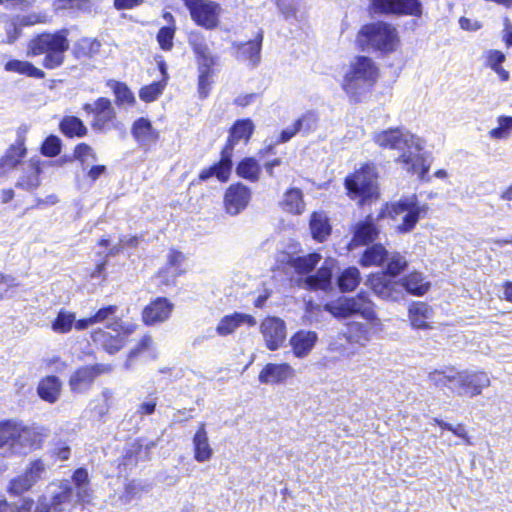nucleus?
I'll return each instance as SVG.
<instances>
[{
  "label": "nucleus",
  "mask_w": 512,
  "mask_h": 512,
  "mask_svg": "<svg viewBox=\"0 0 512 512\" xmlns=\"http://www.w3.org/2000/svg\"><path fill=\"white\" fill-rule=\"evenodd\" d=\"M373 140L382 148L399 151L400 155L396 162L401 164L405 171L416 174L421 181H429L430 164L421 153L425 147L422 138L405 128H394L375 133Z\"/></svg>",
  "instance_id": "nucleus-1"
},
{
  "label": "nucleus",
  "mask_w": 512,
  "mask_h": 512,
  "mask_svg": "<svg viewBox=\"0 0 512 512\" xmlns=\"http://www.w3.org/2000/svg\"><path fill=\"white\" fill-rule=\"evenodd\" d=\"M377 78L378 67L374 61L367 56H357L345 71L341 87L352 101L358 102Z\"/></svg>",
  "instance_id": "nucleus-3"
},
{
  "label": "nucleus",
  "mask_w": 512,
  "mask_h": 512,
  "mask_svg": "<svg viewBox=\"0 0 512 512\" xmlns=\"http://www.w3.org/2000/svg\"><path fill=\"white\" fill-rule=\"evenodd\" d=\"M484 58L486 66L495 72L501 81L506 82L509 80V72L502 67V64L506 60V56L503 52L490 49L484 52Z\"/></svg>",
  "instance_id": "nucleus-41"
},
{
  "label": "nucleus",
  "mask_w": 512,
  "mask_h": 512,
  "mask_svg": "<svg viewBox=\"0 0 512 512\" xmlns=\"http://www.w3.org/2000/svg\"><path fill=\"white\" fill-rule=\"evenodd\" d=\"M46 472V464L41 459H36L30 462L25 470V475L29 478L33 485H35Z\"/></svg>",
  "instance_id": "nucleus-60"
},
{
  "label": "nucleus",
  "mask_w": 512,
  "mask_h": 512,
  "mask_svg": "<svg viewBox=\"0 0 512 512\" xmlns=\"http://www.w3.org/2000/svg\"><path fill=\"white\" fill-rule=\"evenodd\" d=\"M107 328L116 334L113 335L110 331L98 329L92 332L91 339L108 353L114 354L124 346L126 337L132 333L133 329L132 326L124 327L121 321L108 323Z\"/></svg>",
  "instance_id": "nucleus-12"
},
{
  "label": "nucleus",
  "mask_w": 512,
  "mask_h": 512,
  "mask_svg": "<svg viewBox=\"0 0 512 512\" xmlns=\"http://www.w3.org/2000/svg\"><path fill=\"white\" fill-rule=\"evenodd\" d=\"M295 123L299 127L300 132L309 134L317 129L319 115L315 111H307Z\"/></svg>",
  "instance_id": "nucleus-56"
},
{
  "label": "nucleus",
  "mask_w": 512,
  "mask_h": 512,
  "mask_svg": "<svg viewBox=\"0 0 512 512\" xmlns=\"http://www.w3.org/2000/svg\"><path fill=\"white\" fill-rule=\"evenodd\" d=\"M378 229L369 216L365 221L359 222L354 231L351 244L354 246L366 245L373 242L378 236Z\"/></svg>",
  "instance_id": "nucleus-38"
},
{
  "label": "nucleus",
  "mask_w": 512,
  "mask_h": 512,
  "mask_svg": "<svg viewBox=\"0 0 512 512\" xmlns=\"http://www.w3.org/2000/svg\"><path fill=\"white\" fill-rule=\"evenodd\" d=\"M491 384L489 376L483 371L456 370L454 373L453 385L449 390L458 396L474 397L480 395L484 388Z\"/></svg>",
  "instance_id": "nucleus-9"
},
{
  "label": "nucleus",
  "mask_w": 512,
  "mask_h": 512,
  "mask_svg": "<svg viewBox=\"0 0 512 512\" xmlns=\"http://www.w3.org/2000/svg\"><path fill=\"white\" fill-rule=\"evenodd\" d=\"M61 386L58 377L47 376L39 382L37 393L42 400L54 403L59 398Z\"/></svg>",
  "instance_id": "nucleus-39"
},
{
  "label": "nucleus",
  "mask_w": 512,
  "mask_h": 512,
  "mask_svg": "<svg viewBox=\"0 0 512 512\" xmlns=\"http://www.w3.org/2000/svg\"><path fill=\"white\" fill-rule=\"evenodd\" d=\"M321 260V255L311 253L305 256L294 257L289 260V265L299 274H308Z\"/></svg>",
  "instance_id": "nucleus-43"
},
{
  "label": "nucleus",
  "mask_w": 512,
  "mask_h": 512,
  "mask_svg": "<svg viewBox=\"0 0 512 512\" xmlns=\"http://www.w3.org/2000/svg\"><path fill=\"white\" fill-rule=\"evenodd\" d=\"M262 40L263 33L259 32L255 39L236 44V58L248 62L252 67L257 66L261 60Z\"/></svg>",
  "instance_id": "nucleus-24"
},
{
  "label": "nucleus",
  "mask_w": 512,
  "mask_h": 512,
  "mask_svg": "<svg viewBox=\"0 0 512 512\" xmlns=\"http://www.w3.org/2000/svg\"><path fill=\"white\" fill-rule=\"evenodd\" d=\"M260 171L258 162L253 158H246L237 166V174L253 182L259 179Z\"/></svg>",
  "instance_id": "nucleus-51"
},
{
  "label": "nucleus",
  "mask_w": 512,
  "mask_h": 512,
  "mask_svg": "<svg viewBox=\"0 0 512 512\" xmlns=\"http://www.w3.org/2000/svg\"><path fill=\"white\" fill-rule=\"evenodd\" d=\"M175 34V28L174 27H162L158 34H157V40L160 45V47L163 50H170L173 46V38Z\"/></svg>",
  "instance_id": "nucleus-62"
},
{
  "label": "nucleus",
  "mask_w": 512,
  "mask_h": 512,
  "mask_svg": "<svg viewBox=\"0 0 512 512\" xmlns=\"http://www.w3.org/2000/svg\"><path fill=\"white\" fill-rule=\"evenodd\" d=\"M335 265L336 261L334 259H326L315 275L308 276L305 279V287L312 290H327L331 286V279Z\"/></svg>",
  "instance_id": "nucleus-27"
},
{
  "label": "nucleus",
  "mask_w": 512,
  "mask_h": 512,
  "mask_svg": "<svg viewBox=\"0 0 512 512\" xmlns=\"http://www.w3.org/2000/svg\"><path fill=\"white\" fill-rule=\"evenodd\" d=\"M146 489V485H144L141 481L132 480L125 485L123 498L126 502H129L133 498L139 496Z\"/></svg>",
  "instance_id": "nucleus-63"
},
{
  "label": "nucleus",
  "mask_w": 512,
  "mask_h": 512,
  "mask_svg": "<svg viewBox=\"0 0 512 512\" xmlns=\"http://www.w3.org/2000/svg\"><path fill=\"white\" fill-rule=\"evenodd\" d=\"M280 204L284 211L294 215L302 214L305 210L303 193L298 188H291L286 191Z\"/></svg>",
  "instance_id": "nucleus-40"
},
{
  "label": "nucleus",
  "mask_w": 512,
  "mask_h": 512,
  "mask_svg": "<svg viewBox=\"0 0 512 512\" xmlns=\"http://www.w3.org/2000/svg\"><path fill=\"white\" fill-rule=\"evenodd\" d=\"M142 453V445L140 441H135L128 445L124 457L123 465L126 467L135 466L139 460H142L139 456Z\"/></svg>",
  "instance_id": "nucleus-59"
},
{
  "label": "nucleus",
  "mask_w": 512,
  "mask_h": 512,
  "mask_svg": "<svg viewBox=\"0 0 512 512\" xmlns=\"http://www.w3.org/2000/svg\"><path fill=\"white\" fill-rule=\"evenodd\" d=\"M108 370L109 367L103 364L81 367L70 376L69 387L75 393H83L91 387L97 375Z\"/></svg>",
  "instance_id": "nucleus-17"
},
{
  "label": "nucleus",
  "mask_w": 512,
  "mask_h": 512,
  "mask_svg": "<svg viewBox=\"0 0 512 512\" xmlns=\"http://www.w3.org/2000/svg\"><path fill=\"white\" fill-rule=\"evenodd\" d=\"M454 368H449L443 371L435 370L428 374V380L437 388L443 389L453 385L454 381Z\"/></svg>",
  "instance_id": "nucleus-53"
},
{
  "label": "nucleus",
  "mask_w": 512,
  "mask_h": 512,
  "mask_svg": "<svg viewBox=\"0 0 512 512\" xmlns=\"http://www.w3.org/2000/svg\"><path fill=\"white\" fill-rule=\"evenodd\" d=\"M254 125L251 120H238L230 130L228 142L222 152L221 160L204 170L200 174V179L206 180L211 176H216L220 181H226L230 175L232 168L231 152L234 146L241 140L247 142L253 132Z\"/></svg>",
  "instance_id": "nucleus-7"
},
{
  "label": "nucleus",
  "mask_w": 512,
  "mask_h": 512,
  "mask_svg": "<svg viewBox=\"0 0 512 512\" xmlns=\"http://www.w3.org/2000/svg\"><path fill=\"white\" fill-rule=\"evenodd\" d=\"M166 83L162 81L153 82L141 88L139 96L145 102H152L162 94Z\"/></svg>",
  "instance_id": "nucleus-58"
},
{
  "label": "nucleus",
  "mask_w": 512,
  "mask_h": 512,
  "mask_svg": "<svg viewBox=\"0 0 512 512\" xmlns=\"http://www.w3.org/2000/svg\"><path fill=\"white\" fill-rule=\"evenodd\" d=\"M26 155L24 139L19 137L15 144H12L0 160V177L21 164V159Z\"/></svg>",
  "instance_id": "nucleus-29"
},
{
  "label": "nucleus",
  "mask_w": 512,
  "mask_h": 512,
  "mask_svg": "<svg viewBox=\"0 0 512 512\" xmlns=\"http://www.w3.org/2000/svg\"><path fill=\"white\" fill-rule=\"evenodd\" d=\"M75 157L83 165H90L91 163L96 161V154L94 150L87 144L82 143L79 144L75 149Z\"/></svg>",
  "instance_id": "nucleus-61"
},
{
  "label": "nucleus",
  "mask_w": 512,
  "mask_h": 512,
  "mask_svg": "<svg viewBox=\"0 0 512 512\" xmlns=\"http://www.w3.org/2000/svg\"><path fill=\"white\" fill-rule=\"evenodd\" d=\"M166 264L158 271V277L166 285L173 284L175 280L185 273L183 264L185 256L178 250L171 249L166 257Z\"/></svg>",
  "instance_id": "nucleus-20"
},
{
  "label": "nucleus",
  "mask_w": 512,
  "mask_h": 512,
  "mask_svg": "<svg viewBox=\"0 0 512 512\" xmlns=\"http://www.w3.org/2000/svg\"><path fill=\"white\" fill-rule=\"evenodd\" d=\"M309 227L313 239L323 242L331 233V225L328 216L323 211L313 212L310 217Z\"/></svg>",
  "instance_id": "nucleus-36"
},
{
  "label": "nucleus",
  "mask_w": 512,
  "mask_h": 512,
  "mask_svg": "<svg viewBox=\"0 0 512 512\" xmlns=\"http://www.w3.org/2000/svg\"><path fill=\"white\" fill-rule=\"evenodd\" d=\"M60 129L68 137H82L87 133L83 122L75 116L65 117L60 123Z\"/></svg>",
  "instance_id": "nucleus-46"
},
{
  "label": "nucleus",
  "mask_w": 512,
  "mask_h": 512,
  "mask_svg": "<svg viewBox=\"0 0 512 512\" xmlns=\"http://www.w3.org/2000/svg\"><path fill=\"white\" fill-rule=\"evenodd\" d=\"M194 23L207 30H214L220 24L223 12L221 5L212 0H182Z\"/></svg>",
  "instance_id": "nucleus-10"
},
{
  "label": "nucleus",
  "mask_w": 512,
  "mask_h": 512,
  "mask_svg": "<svg viewBox=\"0 0 512 512\" xmlns=\"http://www.w3.org/2000/svg\"><path fill=\"white\" fill-rule=\"evenodd\" d=\"M324 309L337 318L359 315L369 321L371 325H381V321L374 311L373 302L363 292L358 293L355 297H343L327 303Z\"/></svg>",
  "instance_id": "nucleus-8"
},
{
  "label": "nucleus",
  "mask_w": 512,
  "mask_h": 512,
  "mask_svg": "<svg viewBox=\"0 0 512 512\" xmlns=\"http://www.w3.org/2000/svg\"><path fill=\"white\" fill-rule=\"evenodd\" d=\"M250 199L251 191L248 187L241 183L233 184L225 192V211L231 216H236L247 207Z\"/></svg>",
  "instance_id": "nucleus-18"
},
{
  "label": "nucleus",
  "mask_w": 512,
  "mask_h": 512,
  "mask_svg": "<svg viewBox=\"0 0 512 512\" xmlns=\"http://www.w3.org/2000/svg\"><path fill=\"white\" fill-rule=\"evenodd\" d=\"M144 352H150L153 357L156 356L155 354V345L153 342V339L149 335H145L141 338L138 345L132 349L128 355L127 361L125 363V367L129 369L131 367V364L133 360L140 354Z\"/></svg>",
  "instance_id": "nucleus-52"
},
{
  "label": "nucleus",
  "mask_w": 512,
  "mask_h": 512,
  "mask_svg": "<svg viewBox=\"0 0 512 512\" xmlns=\"http://www.w3.org/2000/svg\"><path fill=\"white\" fill-rule=\"evenodd\" d=\"M295 376L294 368L287 363H268L260 371L258 380L263 384H279Z\"/></svg>",
  "instance_id": "nucleus-22"
},
{
  "label": "nucleus",
  "mask_w": 512,
  "mask_h": 512,
  "mask_svg": "<svg viewBox=\"0 0 512 512\" xmlns=\"http://www.w3.org/2000/svg\"><path fill=\"white\" fill-rule=\"evenodd\" d=\"M34 485L25 475V473L18 475L10 480L8 486V492L11 495L19 496L29 491Z\"/></svg>",
  "instance_id": "nucleus-57"
},
{
  "label": "nucleus",
  "mask_w": 512,
  "mask_h": 512,
  "mask_svg": "<svg viewBox=\"0 0 512 512\" xmlns=\"http://www.w3.org/2000/svg\"><path fill=\"white\" fill-rule=\"evenodd\" d=\"M386 256V249L382 245L375 244L365 250L360 263L364 267L377 266L385 261Z\"/></svg>",
  "instance_id": "nucleus-45"
},
{
  "label": "nucleus",
  "mask_w": 512,
  "mask_h": 512,
  "mask_svg": "<svg viewBox=\"0 0 512 512\" xmlns=\"http://www.w3.org/2000/svg\"><path fill=\"white\" fill-rule=\"evenodd\" d=\"M49 508L53 512H71L74 502V493L68 481L52 485Z\"/></svg>",
  "instance_id": "nucleus-21"
},
{
  "label": "nucleus",
  "mask_w": 512,
  "mask_h": 512,
  "mask_svg": "<svg viewBox=\"0 0 512 512\" xmlns=\"http://www.w3.org/2000/svg\"><path fill=\"white\" fill-rule=\"evenodd\" d=\"M360 272L355 267L345 269L338 277V286L342 291H352L360 283Z\"/></svg>",
  "instance_id": "nucleus-50"
},
{
  "label": "nucleus",
  "mask_w": 512,
  "mask_h": 512,
  "mask_svg": "<svg viewBox=\"0 0 512 512\" xmlns=\"http://www.w3.org/2000/svg\"><path fill=\"white\" fill-rule=\"evenodd\" d=\"M23 173L19 177L16 186L26 191H31L39 187L41 169L39 161L31 159L27 162H22Z\"/></svg>",
  "instance_id": "nucleus-30"
},
{
  "label": "nucleus",
  "mask_w": 512,
  "mask_h": 512,
  "mask_svg": "<svg viewBox=\"0 0 512 512\" xmlns=\"http://www.w3.org/2000/svg\"><path fill=\"white\" fill-rule=\"evenodd\" d=\"M173 304L166 298H157L143 310V320L153 325L167 320L172 312Z\"/></svg>",
  "instance_id": "nucleus-25"
},
{
  "label": "nucleus",
  "mask_w": 512,
  "mask_h": 512,
  "mask_svg": "<svg viewBox=\"0 0 512 512\" xmlns=\"http://www.w3.org/2000/svg\"><path fill=\"white\" fill-rule=\"evenodd\" d=\"M386 209L388 215L397 223V231L409 233L427 215L429 207L420 202L416 194H410L387 205Z\"/></svg>",
  "instance_id": "nucleus-6"
},
{
  "label": "nucleus",
  "mask_w": 512,
  "mask_h": 512,
  "mask_svg": "<svg viewBox=\"0 0 512 512\" xmlns=\"http://www.w3.org/2000/svg\"><path fill=\"white\" fill-rule=\"evenodd\" d=\"M385 261L387 262L386 273L390 276L399 275L408 265L406 258L397 252L390 254L387 252Z\"/></svg>",
  "instance_id": "nucleus-54"
},
{
  "label": "nucleus",
  "mask_w": 512,
  "mask_h": 512,
  "mask_svg": "<svg viewBox=\"0 0 512 512\" xmlns=\"http://www.w3.org/2000/svg\"><path fill=\"white\" fill-rule=\"evenodd\" d=\"M100 46L97 39L82 38L75 45V55L77 58L93 56L99 52Z\"/></svg>",
  "instance_id": "nucleus-55"
},
{
  "label": "nucleus",
  "mask_w": 512,
  "mask_h": 512,
  "mask_svg": "<svg viewBox=\"0 0 512 512\" xmlns=\"http://www.w3.org/2000/svg\"><path fill=\"white\" fill-rule=\"evenodd\" d=\"M83 109L87 113L93 114L91 124L93 129L106 133L118 127L117 113L110 99L100 97L93 104H85Z\"/></svg>",
  "instance_id": "nucleus-11"
},
{
  "label": "nucleus",
  "mask_w": 512,
  "mask_h": 512,
  "mask_svg": "<svg viewBox=\"0 0 512 512\" xmlns=\"http://www.w3.org/2000/svg\"><path fill=\"white\" fill-rule=\"evenodd\" d=\"M375 180L374 167L364 165L360 170L346 178L345 186L351 197H361L366 200L375 193Z\"/></svg>",
  "instance_id": "nucleus-13"
},
{
  "label": "nucleus",
  "mask_w": 512,
  "mask_h": 512,
  "mask_svg": "<svg viewBox=\"0 0 512 512\" xmlns=\"http://www.w3.org/2000/svg\"><path fill=\"white\" fill-rule=\"evenodd\" d=\"M76 320L75 314L69 311L60 310L51 324V329L55 333L65 334L75 327Z\"/></svg>",
  "instance_id": "nucleus-44"
},
{
  "label": "nucleus",
  "mask_w": 512,
  "mask_h": 512,
  "mask_svg": "<svg viewBox=\"0 0 512 512\" xmlns=\"http://www.w3.org/2000/svg\"><path fill=\"white\" fill-rule=\"evenodd\" d=\"M398 42L396 29L384 22L364 25L356 37L358 47L367 52L391 53Z\"/></svg>",
  "instance_id": "nucleus-5"
},
{
  "label": "nucleus",
  "mask_w": 512,
  "mask_h": 512,
  "mask_svg": "<svg viewBox=\"0 0 512 512\" xmlns=\"http://www.w3.org/2000/svg\"><path fill=\"white\" fill-rule=\"evenodd\" d=\"M5 70L9 72H16L19 74H24L29 77H34L37 79H42L45 77V73L35 67L32 63L21 60H11L5 64Z\"/></svg>",
  "instance_id": "nucleus-42"
},
{
  "label": "nucleus",
  "mask_w": 512,
  "mask_h": 512,
  "mask_svg": "<svg viewBox=\"0 0 512 512\" xmlns=\"http://www.w3.org/2000/svg\"><path fill=\"white\" fill-rule=\"evenodd\" d=\"M318 340L314 331L300 330L290 338V345L293 355L297 358H304L310 354Z\"/></svg>",
  "instance_id": "nucleus-26"
},
{
  "label": "nucleus",
  "mask_w": 512,
  "mask_h": 512,
  "mask_svg": "<svg viewBox=\"0 0 512 512\" xmlns=\"http://www.w3.org/2000/svg\"><path fill=\"white\" fill-rule=\"evenodd\" d=\"M67 31L43 33L34 37L28 45V55H45L42 65L46 69H55L64 62V54L69 49Z\"/></svg>",
  "instance_id": "nucleus-4"
},
{
  "label": "nucleus",
  "mask_w": 512,
  "mask_h": 512,
  "mask_svg": "<svg viewBox=\"0 0 512 512\" xmlns=\"http://www.w3.org/2000/svg\"><path fill=\"white\" fill-rule=\"evenodd\" d=\"M371 2L374 11L377 13L416 17L422 14V4L419 0H371Z\"/></svg>",
  "instance_id": "nucleus-16"
},
{
  "label": "nucleus",
  "mask_w": 512,
  "mask_h": 512,
  "mask_svg": "<svg viewBox=\"0 0 512 512\" xmlns=\"http://www.w3.org/2000/svg\"><path fill=\"white\" fill-rule=\"evenodd\" d=\"M512 134V116H499L497 118V127L488 132L492 140H506Z\"/></svg>",
  "instance_id": "nucleus-48"
},
{
  "label": "nucleus",
  "mask_w": 512,
  "mask_h": 512,
  "mask_svg": "<svg viewBox=\"0 0 512 512\" xmlns=\"http://www.w3.org/2000/svg\"><path fill=\"white\" fill-rule=\"evenodd\" d=\"M35 502L31 497H22L17 501L0 500V512H32Z\"/></svg>",
  "instance_id": "nucleus-49"
},
{
  "label": "nucleus",
  "mask_w": 512,
  "mask_h": 512,
  "mask_svg": "<svg viewBox=\"0 0 512 512\" xmlns=\"http://www.w3.org/2000/svg\"><path fill=\"white\" fill-rule=\"evenodd\" d=\"M61 149L60 140L56 136L48 137L42 145V153L46 156L53 157L59 154Z\"/></svg>",
  "instance_id": "nucleus-64"
},
{
  "label": "nucleus",
  "mask_w": 512,
  "mask_h": 512,
  "mask_svg": "<svg viewBox=\"0 0 512 512\" xmlns=\"http://www.w3.org/2000/svg\"><path fill=\"white\" fill-rule=\"evenodd\" d=\"M366 284L383 300L398 302L404 299V293L400 289L399 281L387 278V275L384 273L371 275Z\"/></svg>",
  "instance_id": "nucleus-15"
},
{
  "label": "nucleus",
  "mask_w": 512,
  "mask_h": 512,
  "mask_svg": "<svg viewBox=\"0 0 512 512\" xmlns=\"http://www.w3.org/2000/svg\"><path fill=\"white\" fill-rule=\"evenodd\" d=\"M259 329L265 346L270 351L278 350L286 340V324L281 318L267 317L260 323Z\"/></svg>",
  "instance_id": "nucleus-14"
},
{
  "label": "nucleus",
  "mask_w": 512,
  "mask_h": 512,
  "mask_svg": "<svg viewBox=\"0 0 512 512\" xmlns=\"http://www.w3.org/2000/svg\"><path fill=\"white\" fill-rule=\"evenodd\" d=\"M256 318L250 314L234 312L223 316L217 323L216 333L221 337H227L236 332L242 326L254 327Z\"/></svg>",
  "instance_id": "nucleus-19"
},
{
  "label": "nucleus",
  "mask_w": 512,
  "mask_h": 512,
  "mask_svg": "<svg viewBox=\"0 0 512 512\" xmlns=\"http://www.w3.org/2000/svg\"><path fill=\"white\" fill-rule=\"evenodd\" d=\"M194 459L199 463L211 460L214 450L210 445L206 425L201 423L192 439Z\"/></svg>",
  "instance_id": "nucleus-28"
},
{
  "label": "nucleus",
  "mask_w": 512,
  "mask_h": 512,
  "mask_svg": "<svg viewBox=\"0 0 512 512\" xmlns=\"http://www.w3.org/2000/svg\"><path fill=\"white\" fill-rule=\"evenodd\" d=\"M48 437V430L39 425H26L17 420L0 422V450L9 455L25 456L39 449Z\"/></svg>",
  "instance_id": "nucleus-2"
},
{
  "label": "nucleus",
  "mask_w": 512,
  "mask_h": 512,
  "mask_svg": "<svg viewBox=\"0 0 512 512\" xmlns=\"http://www.w3.org/2000/svg\"><path fill=\"white\" fill-rule=\"evenodd\" d=\"M380 326L371 325L369 321L367 323L351 322L347 325L345 336L349 343L364 347L372 338L371 329Z\"/></svg>",
  "instance_id": "nucleus-32"
},
{
  "label": "nucleus",
  "mask_w": 512,
  "mask_h": 512,
  "mask_svg": "<svg viewBox=\"0 0 512 512\" xmlns=\"http://www.w3.org/2000/svg\"><path fill=\"white\" fill-rule=\"evenodd\" d=\"M189 44L197 55L199 67L211 68L215 64L214 57L202 34H191L189 37Z\"/></svg>",
  "instance_id": "nucleus-34"
},
{
  "label": "nucleus",
  "mask_w": 512,
  "mask_h": 512,
  "mask_svg": "<svg viewBox=\"0 0 512 512\" xmlns=\"http://www.w3.org/2000/svg\"><path fill=\"white\" fill-rule=\"evenodd\" d=\"M400 289L414 296H423L430 289V282L417 271H413L399 280Z\"/></svg>",
  "instance_id": "nucleus-31"
},
{
  "label": "nucleus",
  "mask_w": 512,
  "mask_h": 512,
  "mask_svg": "<svg viewBox=\"0 0 512 512\" xmlns=\"http://www.w3.org/2000/svg\"><path fill=\"white\" fill-rule=\"evenodd\" d=\"M108 86L112 88L118 106H132L135 103V97L126 84L110 81Z\"/></svg>",
  "instance_id": "nucleus-47"
},
{
  "label": "nucleus",
  "mask_w": 512,
  "mask_h": 512,
  "mask_svg": "<svg viewBox=\"0 0 512 512\" xmlns=\"http://www.w3.org/2000/svg\"><path fill=\"white\" fill-rule=\"evenodd\" d=\"M118 311V306L116 305H109L106 307L100 308L95 314L91 315L90 317L80 319L75 323V329L76 330H85L88 327L98 324V323H104V322H113L115 321L116 313Z\"/></svg>",
  "instance_id": "nucleus-35"
},
{
  "label": "nucleus",
  "mask_w": 512,
  "mask_h": 512,
  "mask_svg": "<svg viewBox=\"0 0 512 512\" xmlns=\"http://www.w3.org/2000/svg\"><path fill=\"white\" fill-rule=\"evenodd\" d=\"M409 319L414 328L428 329L430 325L428 321L433 317L432 308L423 302L413 303L409 307Z\"/></svg>",
  "instance_id": "nucleus-37"
},
{
  "label": "nucleus",
  "mask_w": 512,
  "mask_h": 512,
  "mask_svg": "<svg viewBox=\"0 0 512 512\" xmlns=\"http://www.w3.org/2000/svg\"><path fill=\"white\" fill-rule=\"evenodd\" d=\"M189 44L197 55L199 67L211 68L215 64L214 57L202 34H191L189 37Z\"/></svg>",
  "instance_id": "nucleus-33"
},
{
  "label": "nucleus",
  "mask_w": 512,
  "mask_h": 512,
  "mask_svg": "<svg viewBox=\"0 0 512 512\" xmlns=\"http://www.w3.org/2000/svg\"><path fill=\"white\" fill-rule=\"evenodd\" d=\"M131 134L134 140L143 148H149L156 143L159 132L152 126L149 119L140 117L132 124Z\"/></svg>",
  "instance_id": "nucleus-23"
}]
</instances>
